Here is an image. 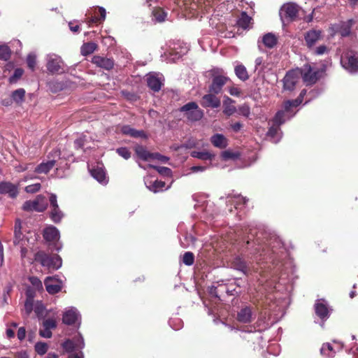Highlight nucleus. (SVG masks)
Returning <instances> with one entry per match:
<instances>
[{
    "instance_id": "nucleus-1",
    "label": "nucleus",
    "mask_w": 358,
    "mask_h": 358,
    "mask_svg": "<svg viewBox=\"0 0 358 358\" xmlns=\"http://www.w3.org/2000/svg\"><path fill=\"white\" fill-rule=\"evenodd\" d=\"M37 289L28 287L25 292L26 301L24 302V308L27 313L34 312V313H43L45 310L43 303L41 301H34L36 291Z\"/></svg>"
},
{
    "instance_id": "nucleus-2",
    "label": "nucleus",
    "mask_w": 358,
    "mask_h": 358,
    "mask_svg": "<svg viewBox=\"0 0 358 358\" xmlns=\"http://www.w3.org/2000/svg\"><path fill=\"white\" fill-rule=\"evenodd\" d=\"M34 260L49 269L57 270L62 266V259L58 255L50 256L43 251H38L34 255Z\"/></svg>"
},
{
    "instance_id": "nucleus-3",
    "label": "nucleus",
    "mask_w": 358,
    "mask_h": 358,
    "mask_svg": "<svg viewBox=\"0 0 358 358\" xmlns=\"http://www.w3.org/2000/svg\"><path fill=\"white\" fill-rule=\"evenodd\" d=\"M180 111L184 113V117L191 122L199 121L203 116V110L194 101L185 104L180 108Z\"/></svg>"
},
{
    "instance_id": "nucleus-4",
    "label": "nucleus",
    "mask_w": 358,
    "mask_h": 358,
    "mask_svg": "<svg viewBox=\"0 0 358 358\" xmlns=\"http://www.w3.org/2000/svg\"><path fill=\"white\" fill-rule=\"evenodd\" d=\"M46 68L52 74H61L64 72V63L62 57L51 53L46 56Z\"/></svg>"
},
{
    "instance_id": "nucleus-5",
    "label": "nucleus",
    "mask_w": 358,
    "mask_h": 358,
    "mask_svg": "<svg viewBox=\"0 0 358 358\" xmlns=\"http://www.w3.org/2000/svg\"><path fill=\"white\" fill-rule=\"evenodd\" d=\"M301 8L295 3H285L280 10V15L283 21L291 22L296 21Z\"/></svg>"
},
{
    "instance_id": "nucleus-6",
    "label": "nucleus",
    "mask_w": 358,
    "mask_h": 358,
    "mask_svg": "<svg viewBox=\"0 0 358 358\" xmlns=\"http://www.w3.org/2000/svg\"><path fill=\"white\" fill-rule=\"evenodd\" d=\"M60 155L61 153L59 150H54L48 155V160L38 164L35 168L34 172L39 174H47L49 173V171L55 166L57 160L60 158Z\"/></svg>"
},
{
    "instance_id": "nucleus-7",
    "label": "nucleus",
    "mask_w": 358,
    "mask_h": 358,
    "mask_svg": "<svg viewBox=\"0 0 358 358\" xmlns=\"http://www.w3.org/2000/svg\"><path fill=\"white\" fill-rule=\"evenodd\" d=\"M322 71L317 69L313 71L312 66L309 64H304L300 71L303 82L306 85H313L315 84L322 76Z\"/></svg>"
},
{
    "instance_id": "nucleus-8",
    "label": "nucleus",
    "mask_w": 358,
    "mask_h": 358,
    "mask_svg": "<svg viewBox=\"0 0 358 358\" xmlns=\"http://www.w3.org/2000/svg\"><path fill=\"white\" fill-rule=\"evenodd\" d=\"M301 73L299 69L288 71L282 79L283 91L292 92L295 90L296 84L299 81Z\"/></svg>"
},
{
    "instance_id": "nucleus-9",
    "label": "nucleus",
    "mask_w": 358,
    "mask_h": 358,
    "mask_svg": "<svg viewBox=\"0 0 358 358\" xmlns=\"http://www.w3.org/2000/svg\"><path fill=\"white\" fill-rule=\"evenodd\" d=\"M342 66L350 72L358 71V53L355 51H348L341 59Z\"/></svg>"
},
{
    "instance_id": "nucleus-10",
    "label": "nucleus",
    "mask_w": 358,
    "mask_h": 358,
    "mask_svg": "<svg viewBox=\"0 0 358 358\" xmlns=\"http://www.w3.org/2000/svg\"><path fill=\"white\" fill-rule=\"evenodd\" d=\"M47 206L45 198L42 195H38L33 201H25L22 206V209L25 211L43 212L46 209Z\"/></svg>"
},
{
    "instance_id": "nucleus-11",
    "label": "nucleus",
    "mask_w": 358,
    "mask_h": 358,
    "mask_svg": "<svg viewBox=\"0 0 358 358\" xmlns=\"http://www.w3.org/2000/svg\"><path fill=\"white\" fill-rule=\"evenodd\" d=\"M322 38V31L320 29H312L304 34L305 45L309 50L313 49Z\"/></svg>"
},
{
    "instance_id": "nucleus-12",
    "label": "nucleus",
    "mask_w": 358,
    "mask_h": 358,
    "mask_svg": "<svg viewBox=\"0 0 358 358\" xmlns=\"http://www.w3.org/2000/svg\"><path fill=\"white\" fill-rule=\"evenodd\" d=\"M230 79L222 75H215L212 78V83L209 86L208 92H213V94H220L222 92L223 86Z\"/></svg>"
},
{
    "instance_id": "nucleus-13",
    "label": "nucleus",
    "mask_w": 358,
    "mask_h": 358,
    "mask_svg": "<svg viewBox=\"0 0 358 358\" xmlns=\"http://www.w3.org/2000/svg\"><path fill=\"white\" fill-rule=\"evenodd\" d=\"M217 94H213V92H209L207 94H205L201 101V105L203 108H217L220 106L221 101L220 98L216 96Z\"/></svg>"
},
{
    "instance_id": "nucleus-14",
    "label": "nucleus",
    "mask_w": 358,
    "mask_h": 358,
    "mask_svg": "<svg viewBox=\"0 0 358 358\" xmlns=\"http://www.w3.org/2000/svg\"><path fill=\"white\" fill-rule=\"evenodd\" d=\"M44 283L47 292L51 294L59 292L62 289V282L52 277H47Z\"/></svg>"
},
{
    "instance_id": "nucleus-15",
    "label": "nucleus",
    "mask_w": 358,
    "mask_h": 358,
    "mask_svg": "<svg viewBox=\"0 0 358 358\" xmlns=\"http://www.w3.org/2000/svg\"><path fill=\"white\" fill-rule=\"evenodd\" d=\"M0 194H8L10 198H15L18 194L17 187L10 182H1Z\"/></svg>"
},
{
    "instance_id": "nucleus-16",
    "label": "nucleus",
    "mask_w": 358,
    "mask_h": 358,
    "mask_svg": "<svg viewBox=\"0 0 358 358\" xmlns=\"http://www.w3.org/2000/svg\"><path fill=\"white\" fill-rule=\"evenodd\" d=\"M92 62L96 66L106 70H110L114 66V62L112 59L100 56H94Z\"/></svg>"
},
{
    "instance_id": "nucleus-17",
    "label": "nucleus",
    "mask_w": 358,
    "mask_h": 358,
    "mask_svg": "<svg viewBox=\"0 0 358 358\" xmlns=\"http://www.w3.org/2000/svg\"><path fill=\"white\" fill-rule=\"evenodd\" d=\"M314 306L315 313H329L334 311V309L324 299H317Z\"/></svg>"
},
{
    "instance_id": "nucleus-18",
    "label": "nucleus",
    "mask_w": 358,
    "mask_h": 358,
    "mask_svg": "<svg viewBox=\"0 0 358 358\" xmlns=\"http://www.w3.org/2000/svg\"><path fill=\"white\" fill-rule=\"evenodd\" d=\"M146 80L148 86L155 92H159L163 85L161 79L155 75H148Z\"/></svg>"
},
{
    "instance_id": "nucleus-19",
    "label": "nucleus",
    "mask_w": 358,
    "mask_h": 358,
    "mask_svg": "<svg viewBox=\"0 0 358 358\" xmlns=\"http://www.w3.org/2000/svg\"><path fill=\"white\" fill-rule=\"evenodd\" d=\"M352 24V20H349L346 22H342L338 25L336 32L338 33L342 37L349 36L351 34Z\"/></svg>"
},
{
    "instance_id": "nucleus-20",
    "label": "nucleus",
    "mask_w": 358,
    "mask_h": 358,
    "mask_svg": "<svg viewBox=\"0 0 358 358\" xmlns=\"http://www.w3.org/2000/svg\"><path fill=\"white\" fill-rule=\"evenodd\" d=\"M232 265L235 269L243 272L245 275H248L250 271L246 262L240 257H236L234 259Z\"/></svg>"
},
{
    "instance_id": "nucleus-21",
    "label": "nucleus",
    "mask_w": 358,
    "mask_h": 358,
    "mask_svg": "<svg viewBox=\"0 0 358 358\" xmlns=\"http://www.w3.org/2000/svg\"><path fill=\"white\" fill-rule=\"evenodd\" d=\"M211 143L216 148H225L227 146V139L223 134H215L210 138Z\"/></svg>"
},
{
    "instance_id": "nucleus-22",
    "label": "nucleus",
    "mask_w": 358,
    "mask_h": 358,
    "mask_svg": "<svg viewBox=\"0 0 358 358\" xmlns=\"http://www.w3.org/2000/svg\"><path fill=\"white\" fill-rule=\"evenodd\" d=\"M62 322L64 324L72 327L73 329H78L80 326V320L78 315H63Z\"/></svg>"
},
{
    "instance_id": "nucleus-23",
    "label": "nucleus",
    "mask_w": 358,
    "mask_h": 358,
    "mask_svg": "<svg viewBox=\"0 0 358 358\" xmlns=\"http://www.w3.org/2000/svg\"><path fill=\"white\" fill-rule=\"evenodd\" d=\"M43 237L48 241H57L59 238V231L55 227H48L44 230Z\"/></svg>"
},
{
    "instance_id": "nucleus-24",
    "label": "nucleus",
    "mask_w": 358,
    "mask_h": 358,
    "mask_svg": "<svg viewBox=\"0 0 358 358\" xmlns=\"http://www.w3.org/2000/svg\"><path fill=\"white\" fill-rule=\"evenodd\" d=\"M234 101L227 96L223 102V113L227 116L229 117L236 112V108L234 105Z\"/></svg>"
},
{
    "instance_id": "nucleus-25",
    "label": "nucleus",
    "mask_w": 358,
    "mask_h": 358,
    "mask_svg": "<svg viewBox=\"0 0 358 358\" xmlns=\"http://www.w3.org/2000/svg\"><path fill=\"white\" fill-rule=\"evenodd\" d=\"M252 17H250L246 12L243 11L241 13L239 18L237 20V25L243 29L250 28V24L252 23Z\"/></svg>"
},
{
    "instance_id": "nucleus-26",
    "label": "nucleus",
    "mask_w": 358,
    "mask_h": 358,
    "mask_svg": "<svg viewBox=\"0 0 358 358\" xmlns=\"http://www.w3.org/2000/svg\"><path fill=\"white\" fill-rule=\"evenodd\" d=\"M92 176L99 182L106 185L108 182L104 171L101 168H96L91 170Z\"/></svg>"
},
{
    "instance_id": "nucleus-27",
    "label": "nucleus",
    "mask_w": 358,
    "mask_h": 358,
    "mask_svg": "<svg viewBox=\"0 0 358 358\" xmlns=\"http://www.w3.org/2000/svg\"><path fill=\"white\" fill-rule=\"evenodd\" d=\"M278 42L277 37L272 33L266 34L262 38V43L268 48H274Z\"/></svg>"
},
{
    "instance_id": "nucleus-28",
    "label": "nucleus",
    "mask_w": 358,
    "mask_h": 358,
    "mask_svg": "<svg viewBox=\"0 0 358 358\" xmlns=\"http://www.w3.org/2000/svg\"><path fill=\"white\" fill-rule=\"evenodd\" d=\"M297 103V101H294V99L285 101L282 103L283 110H282L285 111V113L289 114L290 116L292 117L295 114L293 111V108L299 106Z\"/></svg>"
},
{
    "instance_id": "nucleus-29",
    "label": "nucleus",
    "mask_w": 358,
    "mask_h": 358,
    "mask_svg": "<svg viewBox=\"0 0 358 358\" xmlns=\"http://www.w3.org/2000/svg\"><path fill=\"white\" fill-rule=\"evenodd\" d=\"M235 73L236 76L242 81H245L249 79V75L245 66L243 64L237 65L235 67Z\"/></svg>"
},
{
    "instance_id": "nucleus-30",
    "label": "nucleus",
    "mask_w": 358,
    "mask_h": 358,
    "mask_svg": "<svg viewBox=\"0 0 358 358\" xmlns=\"http://www.w3.org/2000/svg\"><path fill=\"white\" fill-rule=\"evenodd\" d=\"M192 157L197 158L201 160L211 161L214 155L207 151H192L190 155Z\"/></svg>"
},
{
    "instance_id": "nucleus-31",
    "label": "nucleus",
    "mask_w": 358,
    "mask_h": 358,
    "mask_svg": "<svg viewBox=\"0 0 358 358\" xmlns=\"http://www.w3.org/2000/svg\"><path fill=\"white\" fill-rule=\"evenodd\" d=\"M136 155L141 159L148 161L152 159L153 153H150V152L145 150L143 147L136 146Z\"/></svg>"
},
{
    "instance_id": "nucleus-32",
    "label": "nucleus",
    "mask_w": 358,
    "mask_h": 358,
    "mask_svg": "<svg viewBox=\"0 0 358 358\" xmlns=\"http://www.w3.org/2000/svg\"><path fill=\"white\" fill-rule=\"evenodd\" d=\"M330 50H331L330 48L328 47L327 45H319L318 47L315 46L313 49L310 50V51L312 52L313 55L320 56V55L329 54V52H330Z\"/></svg>"
},
{
    "instance_id": "nucleus-33",
    "label": "nucleus",
    "mask_w": 358,
    "mask_h": 358,
    "mask_svg": "<svg viewBox=\"0 0 358 358\" xmlns=\"http://www.w3.org/2000/svg\"><path fill=\"white\" fill-rule=\"evenodd\" d=\"M96 48V44L94 43H84L81 47V53L83 55L92 54Z\"/></svg>"
},
{
    "instance_id": "nucleus-34",
    "label": "nucleus",
    "mask_w": 358,
    "mask_h": 358,
    "mask_svg": "<svg viewBox=\"0 0 358 358\" xmlns=\"http://www.w3.org/2000/svg\"><path fill=\"white\" fill-rule=\"evenodd\" d=\"M64 214L63 213L59 210V206L52 208L51 212H50V217L55 222H59L61 221L62 218L63 217Z\"/></svg>"
},
{
    "instance_id": "nucleus-35",
    "label": "nucleus",
    "mask_w": 358,
    "mask_h": 358,
    "mask_svg": "<svg viewBox=\"0 0 358 358\" xmlns=\"http://www.w3.org/2000/svg\"><path fill=\"white\" fill-rule=\"evenodd\" d=\"M25 91L22 88L17 89L13 92L12 99L16 103H21L24 101Z\"/></svg>"
},
{
    "instance_id": "nucleus-36",
    "label": "nucleus",
    "mask_w": 358,
    "mask_h": 358,
    "mask_svg": "<svg viewBox=\"0 0 358 358\" xmlns=\"http://www.w3.org/2000/svg\"><path fill=\"white\" fill-rule=\"evenodd\" d=\"M165 182L156 180L153 182H150L148 187L153 192H157L162 190L165 187Z\"/></svg>"
},
{
    "instance_id": "nucleus-37",
    "label": "nucleus",
    "mask_w": 358,
    "mask_h": 358,
    "mask_svg": "<svg viewBox=\"0 0 358 358\" xmlns=\"http://www.w3.org/2000/svg\"><path fill=\"white\" fill-rule=\"evenodd\" d=\"M152 15L159 22H163L166 16V13L161 8H155L152 10Z\"/></svg>"
},
{
    "instance_id": "nucleus-38",
    "label": "nucleus",
    "mask_w": 358,
    "mask_h": 358,
    "mask_svg": "<svg viewBox=\"0 0 358 358\" xmlns=\"http://www.w3.org/2000/svg\"><path fill=\"white\" fill-rule=\"evenodd\" d=\"M11 51L6 45H0V59L7 61L10 59Z\"/></svg>"
},
{
    "instance_id": "nucleus-39",
    "label": "nucleus",
    "mask_w": 358,
    "mask_h": 358,
    "mask_svg": "<svg viewBox=\"0 0 358 358\" xmlns=\"http://www.w3.org/2000/svg\"><path fill=\"white\" fill-rule=\"evenodd\" d=\"M273 122L275 125L280 126L285 122V113L282 110H278L273 118Z\"/></svg>"
},
{
    "instance_id": "nucleus-40",
    "label": "nucleus",
    "mask_w": 358,
    "mask_h": 358,
    "mask_svg": "<svg viewBox=\"0 0 358 358\" xmlns=\"http://www.w3.org/2000/svg\"><path fill=\"white\" fill-rule=\"evenodd\" d=\"M182 262L187 266H192L194 262V255L192 252H186L182 257Z\"/></svg>"
},
{
    "instance_id": "nucleus-41",
    "label": "nucleus",
    "mask_w": 358,
    "mask_h": 358,
    "mask_svg": "<svg viewBox=\"0 0 358 358\" xmlns=\"http://www.w3.org/2000/svg\"><path fill=\"white\" fill-rule=\"evenodd\" d=\"M15 238H14V243L17 244L19 243L20 241L22 239V233H21V223L18 221L16 222L15 224Z\"/></svg>"
},
{
    "instance_id": "nucleus-42",
    "label": "nucleus",
    "mask_w": 358,
    "mask_h": 358,
    "mask_svg": "<svg viewBox=\"0 0 358 358\" xmlns=\"http://www.w3.org/2000/svg\"><path fill=\"white\" fill-rule=\"evenodd\" d=\"M35 350L38 355H43L48 350V345L45 343L38 342L35 345Z\"/></svg>"
},
{
    "instance_id": "nucleus-43",
    "label": "nucleus",
    "mask_w": 358,
    "mask_h": 358,
    "mask_svg": "<svg viewBox=\"0 0 358 358\" xmlns=\"http://www.w3.org/2000/svg\"><path fill=\"white\" fill-rule=\"evenodd\" d=\"M260 238L261 237L257 234V237L255 239H254L252 241V243L255 244V245H257V247L255 248V253H260L259 255L260 256H262V253L261 252V250H262V252L264 250V247L263 245H262L263 243L262 242L260 241Z\"/></svg>"
},
{
    "instance_id": "nucleus-44",
    "label": "nucleus",
    "mask_w": 358,
    "mask_h": 358,
    "mask_svg": "<svg viewBox=\"0 0 358 358\" xmlns=\"http://www.w3.org/2000/svg\"><path fill=\"white\" fill-rule=\"evenodd\" d=\"M29 282L32 285V288L36 289L37 290H41V289H43L42 282L37 277H30Z\"/></svg>"
},
{
    "instance_id": "nucleus-45",
    "label": "nucleus",
    "mask_w": 358,
    "mask_h": 358,
    "mask_svg": "<svg viewBox=\"0 0 358 358\" xmlns=\"http://www.w3.org/2000/svg\"><path fill=\"white\" fill-rule=\"evenodd\" d=\"M24 71L22 69L17 68L15 70L13 75L9 78L10 83H15L23 75Z\"/></svg>"
},
{
    "instance_id": "nucleus-46",
    "label": "nucleus",
    "mask_w": 358,
    "mask_h": 358,
    "mask_svg": "<svg viewBox=\"0 0 358 358\" xmlns=\"http://www.w3.org/2000/svg\"><path fill=\"white\" fill-rule=\"evenodd\" d=\"M238 113L245 117H248L250 115V108L247 104L240 106L238 109Z\"/></svg>"
},
{
    "instance_id": "nucleus-47",
    "label": "nucleus",
    "mask_w": 358,
    "mask_h": 358,
    "mask_svg": "<svg viewBox=\"0 0 358 358\" xmlns=\"http://www.w3.org/2000/svg\"><path fill=\"white\" fill-rule=\"evenodd\" d=\"M42 326L46 329H55L57 327V322L53 319H47L43 321Z\"/></svg>"
},
{
    "instance_id": "nucleus-48",
    "label": "nucleus",
    "mask_w": 358,
    "mask_h": 358,
    "mask_svg": "<svg viewBox=\"0 0 358 358\" xmlns=\"http://www.w3.org/2000/svg\"><path fill=\"white\" fill-rule=\"evenodd\" d=\"M99 10L100 12L101 17L98 18L97 17H92L90 20V23H96L100 20L103 21L105 20L106 14V10L103 7H99Z\"/></svg>"
},
{
    "instance_id": "nucleus-49",
    "label": "nucleus",
    "mask_w": 358,
    "mask_h": 358,
    "mask_svg": "<svg viewBox=\"0 0 358 358\" xmlns=\"http://www.w3.org/2000/svg\"><path fill=\"white\" fill-rule=\"evenodd\" d=\"M62 347L66 352H72L75 348H76V343L70 339L62 343Z\"/></svg>"
},
{
    "instance_id": "nucleus-50",
    "label": "nucleus",
    "mask_w": 358,
    "mask_h": 358,
    "mask_svg": "<svg viewBox=\"0 0 358 358\" xmlns=\"http://www.w3.org/2000/svg\"><path fill=\"white\" fill-rule=\"evenodd\" d=\"M235 315H233L234 316ZM236 320L241 323H249L252 321V315H236Z\"/></svg>"
},
{
    "instance_id": "nucleus-51",
    "label": "nucleus",
    "mask_w": 358,
    "mask_h": 358,
    "mask_svg": "<svg viewBox=\"0 0 358 358\" xmlns=\"http://www.w3.org/2000/svg\"><path fill=\"white\" fill-rule=\"evenodd\" d=\"M27 63L28 67L31 70L34 71L35 66H36V55L34 54H29L27 56Z\"/></svg>"
},
{
    "instance_id": "nucleus-52",
    "label": "nucleus",
    "mask_w": 358,
    "mask_h": 358,
    "mask_svg": "<svg viewBox=\"0 0 358 358\" xmlns=\"http://www.w3.org/2000/svg\"><path fill=\"white\" fill-rule=\"evenodd\" d=\"M327 351L328 352L334 351L333 346L329 343H324L320 350L321 354L327 355L329 357L331 356V355H329V353H327Z\"/></svg>"
},
{
    "instance_id": "nucleus-53",
    "label": "nucleus",
    "mask_w": 358,
    "mask_h": 358,
    "mask_svg": "<svg viewBox=\"0 0 358 358\" xmlns=\"http://www.w3.org/2000/svg\"><path fill=\"white\" fill-rule=\"evenodd\" d=\"M41 189V184L40 183H35L30 185H28L25 187L24 190L27 193H35L39 191Z\"/></svg>"
},
{
    "instance_id": "nucleus-54",
    "label": "nucleus",
    "mask_w": 358,
    "mask_h": 358,
    "mask_svg": "<svg viewBox=\"0 0 358 358\" xmlns=\"http://www.w3.org/2000/svg\"><path fill=\"white\" fill-rule=\"evenodd\" d=\"M39 335L41 337L50 338L52 337V334L51 329H46L45 327H43L42 326V327L39 330Z\"/></svg>"
},
{
    "instance_id": "nucleus-55",
    "label": "nucleus",
    "mask_w": 358,
    "mask_h": 358,
    "mask_svg": "<svg viewBox=\"0 0 358 358\" xmlns=\"http://www.w3.org/2000/svg\"><path fill=\"white\" fill-rule=\"evenodd\" d=\"M117 152L125 159H127L131 157V152L126 148L117 149Z\"/></svg>"
},
{
    "instance_id": "nucleus-56",
    "label": "nucleus",
    "mask_w": 358,
    "mask_h": 358,
    "mask_svg": "<svg viewBox=\"0 0 358 358\" xmlns=\"http://www.w3.org/2000/svg\"><path fill=\"white\" fill-rule=\"evenodd\" d=\"M278 129L279 128L277 125L271 127L267 131V136L274 138L278 134Z\"/></svg>"
},
{
    "instance_id": "nucleus-57",
    "label": "nucleus",
    "mask_w": 358,
    "mask_h": 358,
    "mask_svg": "<svg viewBox=\"0 0 358 358\" xmlns=\"http://www.w3.org/2000/svg\"><path fill=\"white\" fill-rule=\"evenodd\" d=\"M157 171L163 176H170L171 173V170L168 167L164 166H158L156 168Z\"/></svg>"
},
{
    "instance_id": "nucleus-58",
    "label": "nucleus",
    "mask_w": 358,
    "mask_h": 358,
    "mask_svg": "<svg viewBox=\"0 0 358 358\" xmlns=\"http://www.w3.org/2000/svg\"><path fill=\"white\" fill-rule=\"evenodd\" d=\"M152 159H158V160H159V161H161L162 162H164V163L167 162L169 161V158L168 157H166V156L162 155H161L159 153H157V152L153 153Z\"/></svg>"
},
{
    "instance_id": "nucleus-59",
    "label": "nucleus",
    "mask_w": 358,
    "mask_h": 358,
    "mask_svg": "<svg viewBox=\"0 0 358 358\" xmlns=\"http://www.w3.org/2000/svg\"><path fill=\"white\" fill-rule=\"evenodd\" d=\"M33 167V164L29 163V164H20L18 166L16 167V169L17 171H24L28 169H30Z\"/></svg>"
},
{
    "instance_id": "nucleus-60",
    "label": "nucleus",
    "mask_w": 358,
    "mask_h": 358,
    "mask_svg": "<svg viewBox=\"0 0 358 358\" xmlns=\"http://www.w3.org/2000/svg\"><path fill=\"white\" fill-rule=\"evenodd\" d=\"M122 130L124 134L130 135L131 136H134V129L129 126L123 127Z\"/></svg>"
},
{
    "instance_id": "nucleus-61",
    "label": "nucleus",
    "mask_w": 358,
    "mask_h": 358,
    "mask_svg": "<svg viewBox=\"0 0 358 358\" xmlns=\"http://www.w3.org/2000/svg\"><path fill=\"white\" fill-rule=\"evenodd\" d=\"M50 203L51 208L59 206L57 201V196L54 194H51L50 196Z\"/></svg>"
},
{
    "instance_id": "nucleus-62",
    "label": "nucleus",
    "mask_w": 358,
    "mask_h": 358,
    "mask_svg": "<svg viewBox=\"0 0 358 358\" xmlns=\"http://www.w3.org/2000/svg\"><path fill=\"white\" fill-rule=\"evenodd\" d=\"M26 331L24 327L19 328L17 336L19 340L22 341L25 338Z\"/></svg>"
},
{
    "instance_id": "nucleus-63",
    "label": "nucleus",
    "mask_w": 358,
    "mask_h": 358,
    "mask_svg": "<svg viewBox=\"0 0 358 358\" xmlns=\"http://www.w3.org/2000/svg\"><path fill=\"white\" fill-rule=\"evenodd\" d=\"M243 124L239 122H235V123H233L231 124V129L235 132L239 131L243 128Z\"/></svg>"
},
{
    "instance_id": "nucleus-64",
    "label": "nucleus",
    "mask_w": 358,
    "mask_h": 358,
    "mask_svg": "<svg viewBox=\"0 0 358 358\" xmlns=\"http://www.w3.org/2000/svg\"><path fill=\"white\" fill-rule=\"evenodd\" d=\"M229 92L232 96H239L241 94V91L238 88L235 87H231L229 90Z\"/></svg>"
}]
</instances>
